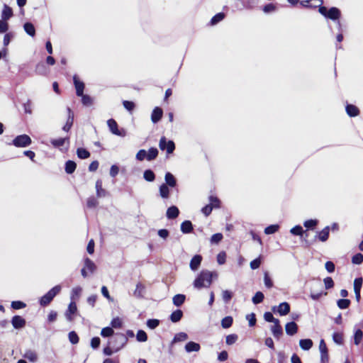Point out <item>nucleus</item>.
Returning <instances> with one entry per match:
<instances>
[{
  "mask_svg": "<svg viewBox=\"0 0 363 363\" xmlns=\"http://www.w3.org/2000/svg\"><path fill=\"white\" fill-rule=\"evenodd\" d=\"M218 274L216 272L202 270L194 281V286L196 289L208 288L211 286L213 279H216Z\"/></svg>",
  "mask_w": 363,
  "mask_h": 363,
  "instance_id": "1",
  "label": "nucleus"
},
{
  "mask_svg": "<svg viewBox=\"0 0 363 363\" xmlns=\"http://www.w3.org/2000/svg\"><path fill=\"white\" fill-rule=\"evenodd\" d=\"M127 337L123 333L115 334L108 341V345L113 347L115 352L119 351L127 342Z\"/></svg>",
  "mask_w": 363,
  "mask_h": 363,
  "instance_id": "2",
  "label": "nucleus"
},
{
  "mask_svg": "<svg viewBox=\"0 0 363 363\" xmlns=\"http://www.w3.org/2000/svg\"><path fill=\"white\" fill-rule=\"evenodd\" d=\"M61 291V286L60 285H57L52 288L48 292H47L44 296H43L40 301V305L41 306H46L50 303V302L53 300L55 296H57Z\"/></svg>",
  "mask_w": 363,
  "mask_h": 363,
  "instance_id": "3",
  "label": "nucleus"
},
{
  "mask_svg": "<svg viewBox=\"0 0 363 363\" xmlns=\"http://www.w3.org/2000/svg\"><path fill=\"white\" fill-rule=\"evenodd\" d=\"M32 143L30 136L26 134L16 136L12 141V145L17 147H26L29 146Z\"/></svg>",
  "mask_w": 363,
  "mask_h": 363,
  "instance_id": "4",
  "label": "nucleus"
},
{
  "mask_svg": "<svg viewBox=\"0 0 363 363\" xmlns=\"http://www.w3.org/2000/svg\"><path fill=\"white\" fill-rule=\"evenodd\" d=\"M107 125L108 126L110 131L113 135L121 136V137H125L126 135L125 130L123 128L119 130L118 127V124L114 119H113V118L108 119L107 121Z\"/></svg>",
  "mask_w": 363,
  "mask_h": 363,
  "instance_id": "5",
  "label": "nucleus"
},
{
  "mask_svg": "<svg viewBox=\"0 0 363 363\" xmlns=\"http://www.w3.org/2000/svg\"><path fill=\"white\" fill-rule=\"evenodd\" d=\"M159 147L162 150H167V154H171L175 149L174 143L172 140H167L165 137H162L160 140Z\"/></svg>",
  "mask_w": 363,
  "mask_h": 363,
  "instance_id": "6",
  "label": "nucleus"
},
{
  "mask_svg": "<svg viewBox=\"0 0 363 363\" xmlns=\"http://www.w3.org/2000/svg\"><path fill=\"white\" fill-rule=\"evenodd\" d=\"M319 350L320 352V362L321 363H328L329 361L328 347L324 340H320L319 343Z\"/></svg>",
  "mask_w": 363,
  "mask_h": 363,
  "instance_id": "7",
  "label": "nucleus"
},
{
  "mask_svg": "<svg viewBox=\"0 0 363 363\" xmlns=\"http://www.w3.org/2000/svg\"><path fill=\"white\" fill-rule=\"evenodd\" d=\"M272 311L280 315H286L290 312V305L287 302H282L278 306H274Z\"/></svg>",
  "mask_w": 363,
  "mask_h": 363,
  "instance_id": "8",
  "label": "nucleus"
},
{
  "mask_svg": "<svg viewBox=\"0 0 363 363\" xmlns=\"http://www.w3.org/2000/svg\"><path fill=\"white\" fill-rule=\"evenodd\" d=\"M77 311V308L75 301H72L68 306L67 310L65 311V315L69 322L74 320L73 315Z\"/></svg>",
  "mask_w": 363,
  "mask_h": 363,
  "instance_id": "9",
  "label": "nucleus"
},
{
  "mask_svg": "<svg viewBox=\"0 0 363 363\" xmlns=\"http://www.w3.org/2000/svg\"><path fill=\"white\" fill-rule=\"evenodd\" d=\"M11 324L15 329H21L26 326V320L20 315H14L11 319Z\"/></svg>",
  "mask_w": 363,
  "mask_h": 363,
  "instance_id": "10",
  "label": "nucleus"
},
{
  "mask_svg": "<svg viewBox=\"0 0 363 363\" xmlns=\"http://www.w3.org/2000/svg\"><path fill=\"white\" fill-rule=\"evenodd\" d=\"M271 331L274 337L277 340L283 335V330L279 320L274 323V325L271 327Z\"/></svg>",
  "mask_w": 363,
  "mask_h": 363,
  "instance_id": "11",
  "label": "nucleus"
},
{
  "mask_svg": "<svg viewBox=\"0 0 363 363\" xmlns=\"http://www.w3.org/2000/svg\"><path fill=\"white\" fill-rule=\"evenodd\" d=\"M73 82L76 89V94L79 96L84 94V84L80 81L77 75L73 77Z\"/></svg>",
  "mask_w": 363,
  "mask_h": 363,
  "instance_id": "12",
  "label": "nucleus"
},
{
  "mask_svg": "<svg viewBox=\"0 0 363 363\" xmlns=\"http://www.w3.org/2000/svg\"><path fill=\"white\" fill-rule=\"evenodd\" d=\"M163 115L162 109L160 107H155L151 114V121L153 123L159 122Z\"/></svg>",
  "mask_w": 363,
  "mask_h": 363,
  "instance_id": "13",
  "label": "nucleus"
},
{
  "mask_svg": "<svg viewBox=\"0 0 363 363\" xmlns=\"http://www.w3.org/2000/svg\"><path fill=\"white\" fill-rule=\"evenodd\" d=\"M202 261V257L200 255H194L190 261L189 267L192 271H196L199 269Z\"/></svg>",
  "mask_w": 363,
  "mask_h": 363,
  "instance_id": "14",
  "label": "nucleus"
},
{
  "mask_svg": "<svg viewBox=\"0 0 363 363\" xmlns=\"http://www.w3.org/2000/svg\"><path fill=\"white\" fill-rule=\"evenodd\" d=\"M159 194L162 199H168L170 195L169 186L165 184H162L159 187Z\"/></svg>",
  "mask_w": 363,
  "mask_h": 363,
  "instance_id": "15",
  "label": "nucleus"
},
{
  "mask_svg": "<svg viewBox=\"0 0 363 363\" xmlns=\"http://www.w3.org/2000/svg\"><path fill=\"white\" fill-rule=\"evenodd\" d=\"M285 330L287 335H294L298 331V325L294 321L287 323L285 325Z\"/></svg>",
  "mask_w": 363,
  "mask_h": 363,
  "instance_id": "16",
  "label": "nucleus"
},
{
  "mask_svg": "<svg viewBox=\"0 0 363 363\" xmlns=\"http://www.w3.org/2000/svg\"><path fill=\"white\" fill-rule=\"evenodd\" d=\"M165 184L168 186L174 188L177 186V180L174 176L170 173L167 172L164 176Z\"/></svg>",
  "mask_w": 363,
  "mask_h": 363,
  "instance_id": "17",
  "label": "nucleus"
},
{
  "mask_svg": "<svg viewBox=\"0 0 363 363\" xmlns=\"http://www.w3.org/2000/svg\"><path fill=\"white\" fill-rule=\"evenodd\" d=\"M345 110L347 115L350 117H355L359 114V108L352 104H347Z\"/></svg>",
  "mask_w": 363,
  "mask_h": 363,
  "instance_id": "18",
  "label": "nucleus"
},
{
  "mask_svg": "<svg viewBox=\"0 0 363 363\" xmlns=\"http://www.w3.org/2000/svg\"><path fill=\"white\" fill-rule=\"evenodd\" d=\"M201 349V346L199 343L195 342H189L185 345V350L186 352L190 353L192 352H199Z\"/></svg>",
  "mask_w": 363,
  "mask_h": 363,
  "instance_id": "19",
  "label": "nucleus"
},
{
  "mask_svg": "<svg viewBox=\"0 0 363 363\" xmlns=\"http://www.w3.org/2000/svg\"><path fill=\"white\" fill-rule=\"evenodd\" d=\"M179 213V211L178 208L175 206H172L167 208L166 216L168 219H174L176 218Z\"/></svg>",
  "mask_w": 363,
  "mask_h": 363,
  "instance_id": "20",
  "label": "nucleus"
},
{
  "mask_svg": "<svg viewBox=\"0 0 363 363\" xmlns=\"http://www.w3.org/2000/svg\"><path fill=\"white\" fill-rule=\"evenodd\" d=\"M96 195L99 198L105 197L107 194V191L102 188V181L101 179L96 182Z\"/></svg>",
  "mask_w": 363,
  "mask_h": 363,
  "instance_id": "21",
  "label": "nucleus"
},
{
  "mask_svg": "<svg viewBox=\"0 0 363 363\" xmlns=\"http://www.w3.org/2000/svg\"><path fill=\"white\" fill-rule=\"evenodd\" d=\"M23 356L24 358L28 359L31 362H35L38 360L37 353L34 350H26V352Z\"/></svg>",
  "mask_w": 363,
  "mask_h": 363,
  "instance_id": "22",
  "label": "nucleus"
},
{
  "mask_svg": "<svg viewBox=\"0 0 363 363\" xmlns=\"http://www.w3.org/2000/svg\"><path fill=\"white\" fill-rule=\"evenodd\" d=\"M84 268L90 273H94L96 269V264L89 258L84 259Z\"/></svg>",
  "mask_w": 363,
  "mask_h": 363,
  "instance_id": "23",
  "label": "nucleus"
},
{
  "mask_svg": "<svg viewBox=\"0 0 363 363\" xmlns=\"http://www.w3.org/2000/svg\"><path fill=\"white\" fill-rule=\"evenodd\" d=\"M193 230V225L191 221L185 220L181 224V231L183 233H189Z\"/></svg>",
  "mask_w": 363,
  "mask_h": 363,
  "instance_id": "24",
  "label": "nucleus"
},
{
  "mask_svg": "<svg viewBox=\"0 0 363 363\" xmlns=\"http://www.w3.org/2000/svg\"><path fill=\"white\" fill-rule=\"evenodd\" d=\"M313 341L311 339H301L299 345L303 350H309L313 347Z\"/></svg>",
  "mask_w": 363,
  "mask_h": 363,
  "instance_id": "25",
  "label": "nucleus"
},
{
  "mask_svg": "<svg viewBox=\"0 0 363 363\" xmlns=\"http://www.w3.org/2000/svg\"><path fill=\"white\" fill-rule=\"evenodd\" d=\"M13 15V11L11 8L8 6L7 5H4L2 13L1 18L4 21L9 20Z\"/></svg>",
  "mask_w": 363,
  "mask_h": 363,
  "instance_id": "26",
  "label": "nucleus"
},
{
  "mask_svg": "<svg viewBox=\"0 0 363 363\" xmlns=\"http://www.w3.org/2000/svg\"><path fill=\"white\" fill-rule=\"evenodd\" d=\"M186 296L184 294H177L173 298L172 301L174 306L179 307L181 306L185 301Z\"/></svg>",
  "mask_w": 363,
  "mask_h": 363,
  "instance_id": "27",
  "label": "nucleus"
},
{
  "mask_svg": "<svg viewBox=\"0 0 363 363\" xmlns=\"http://www.w3.org/2000/svg\"><path fill=\"white\" fill-rule=\"evenodd\" d=\"M183 316V312L178 309L172 313L170 315V320L173 323L179 322Z\"/></svg>",
  "mask_w": 363,
  "mask_h": 363,
  "instance_id": "28",
  "label": "nucleus"
},
{
  "mask_svg": "<svg viewBox=\"0 0 363 363\" xmlns=\"http://www.w3.org/2000/svg\"><path fill=\"white\" fill-rule=\"evenodd\" d=\"M23 28L26 33L33 37L35 35V28L33 23L30 22H27L23 25Z\"/></svg>",
  "mask_w": 363,
  "mask_h": 363,
  "instance_id": "29",
  "label": "nucleus"
},
{
  "mask_svg": "<svg viewBox=\"0 0 363 363\" xmlns=\"http://www.w3.org/2000/svg\"><path fill=\"white\" fill-rule=\"evenodd\" d=\"M187 339H188V335L186 333L181 332V333H177L174 335V337L172 341V344H174V343H176L178 342H184V341L186 340Z\"/></svg>",
  "mask_w": 363,
  "mask_h": 363,
  "instance_id": "30",
  "label": "nucleus"
},
{
  "mask_svg": "<svg viewBox=\"0 0 363 363\" xmlns=\"http://www.w3.org/2000/svg\"><path fill=\"white\" fill-rule=\"evenodd\" d=\"M82 292V288L81 286L74 287L71 292V299L74 301V300L78 299Z\"/></svg>",
  "mask_w": 363,
  "mask_h": 363,
  "instance_id": "31",
  "label": "nucleus"
},
{
  "mask_svg": "<svg viewBox=\"0 0 363 363\" xmlns=\"http://www.w3.org/2000/svg\"><path fill=\"white\" fill-rule=\"evenodd\" d=\"M77 167V164L74 161L68 160L65 163V172L67 174H72Z\"/></svg>",
  "mask_w": 363,
  "mask_h": 363,
  "instance_id": "32",
  "label": "nucleus"
},
{
  "mask_svg": "<svg viewBox=\"0 0 363 363\" xmlns=\"http://www.w3.org/2000/svg\"><path fill=\"white\" fill-rule=\"evenodd\" d=\"M329 231H330V227L326 226L325 228H323L318 235V239L322 241L325 242L328 239L329 237Z\"/></svg>",
  "mask_w": 363,
  "mask_h": 363,
  "instance_id": "33",
  "label": "nucleus"
},
{
  "mask_svg": "<svg viewBox=\"0 0 363 363\" xmlns=\"http://www.w3.org/2000/svg\"><path fill=\"white\" fill-rule=\"evenodd\" d=\"M158 155V150L155 147H151L147 152V160L152 161Z\"/></svg>",
  "mask_w": 363,
  "mask_h": 363,
  "instance_id": "34",
  "label": "nucleus"
},
{
  "mask_svg": "<svg viewBox=\"0 0 363 363\" xmlns=\"http://www.w3.org/2000/svg\"><path fill=\"white\" fill-rule=\"evenodd\" d=\"M143 178L147 182H153L155 179V174L151 169H146L143 173Z\"/></svg>",
  "mask_w": 363,
  "mask_h": 363,
  "instance_id": "35",
  "label": "nucleus"
},
{
  "mask_svg": "<svg viewBox=\"0 0 363 363\" xmlns=\"http://www.w3.org/2000/svg\"><path fill=\"white\" fill-rule=\"evenodd\" d=\"M77 154L80 159H86L90 156L89 152L82 147L77 149Z\"/></svg>",
  "mask_w": 363,
  "mask_h": 363,
  "instance_id": "36",
  "label": "nucleus"
},
{
  "mask_svg": "<svg viewBox=\"0 0 363 363\" xmlns=\"http://www.w3.org/2000/svg\"><path fill=\"white\" fill-rule=\"evenodd\" d=\"M264 296L262 292L257 291L252 297V301L254 304H258L263 301Z\"/></svg>",
  "mask_w": 363,
  "mask_h": 363,
  "instance_id": "37",
  "label": "nucleus"
},
{
  "mask_svg": "<svg viewBox=\"0 0 363 363\" xmlns=\"http://www.w3.org/2000/svg\"><path fill=\"white\" fill-rule=\"evenodd\" d=\"M114 333V331L111 327H106L102 328L101 331V335L104 337H111Z\"/></svg>",
  "mask_w": 363,
  "mask_h": 363,
  "instance_id": "38",
  "label": "nucleus"
},
{
  "mask_svg": "<svg viewBox=\"0 0 363 363\" xmlns=\"http://www.w3.org/2000/svg\"><path fill=\"white\" fill-rule=\"evenodd\" d=\"M362 337H363V332L361 329H357L355 332H354V342L356 345H358L362 339Z\"/></svg>",
  "mask_w": 363,
  "mask_h": 363,
  "instance_id": "39",
  "label": "nucleus"
},
{
  "mask_svg": "<svg viewBox=\"0 0 363 363\" xmlns=\"http://www.w3.org/2000/svg\"><path fill=\"white\" fill-rule=\"evenodd\" d=\"M233 318L231 316H226L221 320V325L223 328H228L233 324Z\"/></svg>",
  "mask_w": 363,
  "mask_h": 363,
  "instance_id": "40",
  "label": "nucleus"
},
{
  "mask_svg": "<svg viewBox=\"0 0 363 363\" xmlns=\"http://www.w3.org/2000/svg\"><path fill=\"white\" fill-rule=\"evenodd\" d=\"M337 304L340 309H346L350 306V301L345 298L339 299L337 301Z\"/></svg>",
  "mask_w": 363,
  "mask_h": 363,
  "instance_id": "41",
  "label": "nucleus"
},
{
  "mask_svg": "<svg viewBox=\"0 0 363 363\" xmlns=\"http://www.w3.org/2000/svg\"><path fill=\"white\" fill-rule=\"evenodd\" d=\"M279 225H270L267 226V228H265L264 233L267 235L273 234V233H275L276 232H277L279 230Z\"/></svg>",
  "mask_w": 363,
  "mask_h": 363,
  "instance_id": "42",
  "label": "nucleus"
},
{
  "mask_svg": "<svg viewBox=\"0 0 363 363\" xmlns=\"http://www.w3.org/2000/svg\"><path fill=\"white\" fill-rule=\"evenodd\" d=\"M225 17V14L223 13H218L216 14L211 20V24L214 26L221 21Z\"/></svg>",
  "mask_w": 363,
  "mask_h": 363,
  "instance_id": "43",
  "label": "nucleus"
},
{
  "mask_svg": "<svg viewBox=\"0 0 363 363\" xmlns=\"http://www.w3.org/2000/svg\"><path fill=\"white\" fill-rule=\"evenodd\" d=\"M67 140H68V138H60L58 139H53L51 140V143L55 147H60L64 145V144Z\"/></svg>",
  "mask_w": 363,
  "mask_h": 363,
  "instance_id": "44",
  "label": "nucleus"
},
{
  "mask_svg": "<svg viewBox=\"0 0 363 363\" xmlns=\"http://www.w3.org/2000/svg\"><path fill=\"white\" fill-rule=\"evenodd\" d=\"M68 337L69 342L73 344H77L79 342V338L78 337V335L74 331H71L68 334Z\"/></svg>",
  "mask_w": 363,
  "mask_h": 363,
  "instance_id": "45",
  "label": "nucleus"
},
{
  "mask_svg": "<svg viewBox=\"0 0 363 363\" xmlns=\"http://www.w3.org/2000/svg\"><path fill=\"white\" fill-rule=\"evenodd\" d=\"M136 339L138 342H145L147 340V335L144 330H139L136 334Z\"/></svg>",
  "mask_w": 363,
  "mask_h": 363,
  "instance_id": "46",
  "label": "nucleus"
},
{
  "mask_svg": "<svg viewBox=\"0 0 363 363\" xmlns=\"http://www.w3.org/2000/svg\"><path fill=\"white\" fill-rule=\"evenodd\" d=\"M144 289V286L142 284L138 283L136 285V289L134 291V296L138 298L143 297Z\"/></svg>",
  "mask_w": 363,
  "mask_h": 363,
  "instance_id": "47",
  "label": "nucleus"
},
{
  "mask_svg": "<svg viewBox=\"0 0 363 363\" xmlns=\"http://www.w3.org/2000/svg\"><path fill=\"white\" fill-rule=\"evenodd\" d=\"M363 279L362 277L356 278L354 281V291H361Z\"/></svg>",
  "mask_w": 363,
  "mask_h": 363,
  "instance_id": "48",
  "label": "nucleus"
},
{
  "mask_svg": "<svg viewBox=\"0 0 363 363\" xmlns=\"http://www.w3.org/2000/svg\"><path fill=\"white\" fill-rule=\"evenodd\" d=\"M26 306V303L21 301H14L11 302V308L15 310L24 308Z\"/></svg>",
  "mask_w": 363,
  "mask_h": 363,
  "instance_id": "49",
  "label": "nucleus"
},
{
  "mask_svg": "<svg viewBox=\"0 0 363 363\" xmlns=\"http://www.w3.org/2000/svg\"><path fill=\"white\" fill-rule=\"evenodd\" d=\"M264 283L267 288L271 289L273 286V281L269 277L268 272H265L264 274Z\"/></svg>",
  "mask_w": 363,
  "mask_h": 363,
  "instance_id": "50",
  "label": "nucleus"
},
{
  "mask_svg": "<svg viewBox=\"0 0 363 363\" xmlns=\"http://www.w3.org/2000/svg\"><path fill=\"white\" fill-rule=\"evenodd\" d=\"M223 235L221 233H216L213 234L211 238V244H218L219 243L222 239H223Z\"/></svg>",
  "mask_w": 363,
  "mask_h": 363,
  "instance_id": "51",
  "label": "nucleus"
},
{
  "mask_svg": "<svg viewBox=\"0 0 363 363\" xmlns=\"http://www.w3.org/2000/svg\"><path fill=\"white\" fill-rule=\"evenodd\" d=\"M238 335L235 334H231L226 336L225 342L228 345L234 344L238 340Z\"/></svg>",
  "mask_w": 363,
  "mask_h": 363,
  "instance_id": "52",
  "label": "nucleus"
},
{
  "mask_svg": "<svg viewBox=\"0 0 363 363\" xmlns=\"http://www.w3.org/2000/svg\"><path fill=\"white\" fill-rule=\"evenodd\" d=\"M363 262V255L357 253L354 255L352 258V262L354 264H360Z\"/></svg>",
  "mask_w": 363,
  "mask_h": 363,
  "instance_id": "53",
  "label": "nucleus"
},
{
  "mask_svg": "<svg viewBox=\"0 0 363 363\" xmlns=\"http://www.w3.org/2000/svg\"><path fill=\"white\" fill-rule=\"evenodd\" d=\"M98 204H99L98 201L94 196H91V197L88 198L87 201H86V206L88 208H95L96 206H97Z\"/></svg>",
  "mask_w": 363,
  "mask_h": 363,
  "instance_id": "54",
  "label": "nucleus"
},
{
  "mask_svg": "<svg viewBox=\"0 0 363 363\" xmlns=\"http://www.w3.org/2000/svg\"><path fill=\"white\" fill-rule=\"evenodd\" d=\"M290 233L294 235H302L303 230L301 225H296L290 230Z\"/></svg>",
  "mask_w": 363,
  "mask_h": 363,
  "instance_id": "55",
  "label": "nucleus"
},
{
  "mask_svg": "<svg viewBox=\"0 0 363 363\" xmlns=\"http://www.w3.org/2000/svg\"><path fill=\"white\" fill-rule=\"evenodd\" d=\"M160 324V320L157 319H149L147 321V326L150 329L156 328Z\"/></svg>",
  "mask_w": 363,
  "mask_h": 363,
  "instance_id": "56",
  "label": "nucleus"
},
{
  "mask_svg": "<svg viewBox=\"0 0 363 363\" xmlns=\"http://www.w3.org/2000/svg\"><path fill=\"white\" fill-rule=\"evenodd\" d=\"M82 97V102L85 106H91L92 104L93 100L89 95L82 94L80 96Z\"/></svg>",
  "mask_w": 363,
  "mask_h": 363,
  "instance_id": "57",
  "label": "nucleus"
},
{
  "mask_svg": "<svg viewBox=\"0 0 363 363\" xmlns=\"http://www.w3.org/2000/svg\"><path fill=\"white\" fill-rule=\"evenodd\" d=\"M233 297V294L228 290H225L222 293V298L225 303H228Z\"/></svg>",
  "mask_w": 363,
  "mask_h": 363,
  "instance_id": "58",
  "label": "nucleus"
},
{
  "mask_svg": "<svg viewBox=\"0 0 363 363\" xmlns=\"http://www.w3.org/2000/svg\"><path fill=\"white\" fill-rule=\"evenodd\" d=\"M209 201H210L209 205H211L213 208L219 207L220 201L217 197L213 196H209Z\"/></svg>",
  "mask_w": 363,
  "mask_h": 363,
  "instance_id": "59",
  "label": "nucleus"
},
{
  "mask_svg": "<svg viewBox=\"0 0 363 363\" xmlns=\"http://www.w3.org/2000/svg\"><path fill=\"white\" fill-rule=\"evenodd\" d=\"M111 328H120L122 326V321L119 318H114L111 322Z\"/></svg>",
  "mask_w": 363,
  "mask_h": 363,
  "instance_id": "60",
  "label": "nucleus"
},
{
  "mask_svg": "<svg viewBox=\"0 0 363 363\" xmlns=\"http://www.w3.org/2000/svg\"><path fill=\"white\" fill-rule=\"evenodd\" d=\"M333 340L335 343L341 345L342 344L343 340L342 335L339 333H334L333 335Z\"/></svg>",
  "mask_w": 363,
  "mask_h": 363,
  "instance_id": "61",
  "label": "nucleus"
},
{
  "mask_svg": "<svg viewBox=\"0 0 363 363\" xmlns=\"http://www.w3.org/2000/svg\"><path fill=\"white\" fill-rule=\"evenodd\" d=\"M123 104L124 108L128 111L131 112L135 108V104L130 101H123Z\"/></svg>",
  "mask_w": 363,
  "mask_h": 363,
  "instance_id": "62",
  "label": "nucleus"
},
{
  "mask_svg": "<svg viewBox=\"0 0 363 363\" xmlns=\"http://www.w3.org/2000/svg\"><path fill=\"white\" fill-rule=\"evenodd\" d=\"M260 264H261V258H260V257L255 259L250 264V268L252 269H258L259 267Z\"/></svg>",
  "mask_w": 363,
  "mask_h": 363,
  "instance_id": "63",
  "label": "nucleus"
},
{
  "mask_svg": "<svg viewBox=\"0 0 363 363\" xmlns=\"http://www.w3.org/2000/svg\"><path fill=\"white\" fill-rule=\"evenodd\" d=\"M287 357L284 352H279L277 353L278 363H287Z\"/></svg>",
  "mask_w": 363,
  "mask_h": 363,
  "instance_id": "64",
  "label": "nucleus"
}]
</instances>
